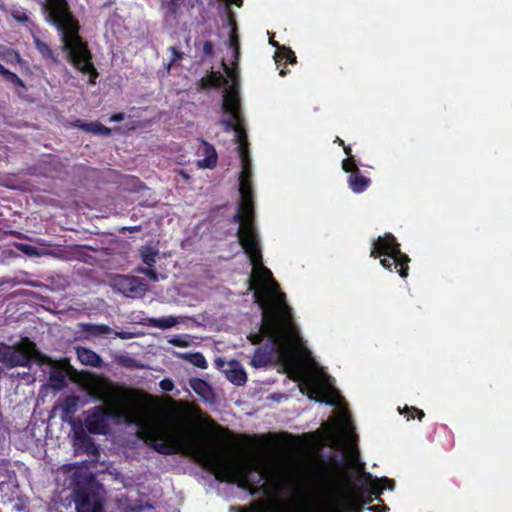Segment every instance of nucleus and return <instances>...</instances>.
I'll list each match as a JSON object with an SVG mask.
<instances>
[{
  "label": "nucleus",
  "instance_id": "33",
  "mask_svg": "<svg viewBox=\"0 0 512 512\" xmlns=\"http://www.w3.org/2000/svg\"><path fill=\"white\" fill-rule=\"evenodd\" d=\"M2 76L5 79V81L11 83L14 87H16V88L20 87V88L26 90L25 83L23 82V80L21 78L18 77V75L16 73L11 72L8 69H5Z\"/></svg>",
  "mask_w": 512,
  "mask_h": 512
},
{
  "label": "nucleus",
  "instance_id": "26",
  "mask_svg": "<svg viewBox=\"0 0 512 512\" xmlns=\"http://www.w3.org/2000/svg\"><path fill=\"white\" fill-rule=\"evenodd\" d=\"M82 331L94 337L107 336L112 333V328L105 324L86 323L82 325Z\"/></svg>",
  "mask_w": 512,
  "mask_h": 512
},
{
  "label": "nucleus",
  "instance_id": "13",
  "mask_svg": "<svg viewBox=\"0 0 512 512\" xmlns=\"http://www.w3.org/2000/svg\"><path fill=\"white\" fill-rule=\"evenodd\" d=\"M75 445L82 453L94 457L100 455L99 447L93 440V438L83 428L74 430Z\"/></svg>",
  "mask_w": 512,
  "mask_h": 512
},
{
  "label": "nucleus",
  "instance_id": "14",
  "mask_svg": "<svg viewBox=\"0 0 512 512\" xmlns=\"http://www.w3.org/2000/svg\"><path fill=\"white\" fill-rule=\"evenodd\" d=\"M275 353L274 343H267L255 349L250 360V365L254 368H263L272 363Z\"/></svg>",
  "mask_w": 512,
  "mask_h": 512
},
{
  "label": "nucleus",
  "instance_id": "42",
  "mask_svg": "<svg viewBox=\"0 0 512 512\" xmlns=\"http://www.w3.org/2000/svg\"><path fill=\"white\" fill-rule=\"evenodd\" d=\"M20 250L30 256H38L39 255L38 249L36 247L28 245V244H21Z\"/></svg>",
  "mask_w": 512,
  "mask_h": 512
},
{
  "label": "nucleus",
  "instance_id": "2",
  "mask_svg": "<svg viewBox=\"0 0 512 512\" xmlns=\"http://www.w3.org/2000/svg\"><path fill=\"white\" fill-rule=\"evenodd\" d=\"M237 237L245 254L249 257L251 265L255 268L249 278L248 289L253 292L254 302L261 310L275 309L282 300L286 303V296L280 291L278 283L273 279L272 272L262 263L259 237L254 223H244L239 226Z\"/></svg>",
  "mask_w": 512,
  "mask_h": 512
},
{
  "label": "nucleus",
  "instance_id": "15",
  "mask_svg": "<svg viewBox=\"0 0 512 512\" xmlns=\"http://www.w3.org/2000/svg\"><path fill=\"white\" fill-rule=\"evenodd\" d=\"M242 118L237 119V124L233 128H227L224 126L225 131H234L235 132V141L238 144L237 151L238 156L249 155V142L246 129L242 124Z\"/></svg>",
  "mask_w": 512,
  "mask_h": 512
},
{
  "label": "nucleus",
  "instance_id": "55",
  "mask_svg": "<svg viewBox=\"0 0 512 512\" xmlns=\"http://www.w3.org/2000/svg\"><path fill=\"white\" fill-rule=\"evenodd\" d=\"M117 335L120 337V338H126L123 333H117Z\"/></svg>",
  "mask_w": 512,
  "mask_h": 512
},
{
  "label": "nucleus",
  "instance_id": "20",
  "mask_svg": "<svg viewBox=\"0 0 512 512\" xmlns=\"http://www.w3.org/2000/svg\"><path fill=\"white\" fill-rule=\"evenodd\" d=\"M347 182L349 188L357 194L364 192L371 185V179L362 175L361 171H356V173L350 174Z\"/></svg>",
  "mask_w": 512,
  "mask_h": 512
},
{
  "label": "nucleus",
  "instance_id": "47",
  "mask_svg": "<svg viewBox=\"0 0 512 512\" xmlns=\"http://www.w3.org/2000/svg\"><path fill=\"white\" fill-rule=\"evenodd\" d=\"M125 118V114L123 112L112 114L109 118L110 122H121Z\"/></svg>",
  "mask_w": 512,
  "mask_h": 512
},
{
  "label": "nucleus",
  "instance_id": "9",
  "mask_svg": "<svg viewBox=\"0 0 512 512\" xmlns=\"http://www.w3.org/2000/svg\"><path fill=\"white\" fill-rule=\"evenodd\" d=\"M12 368L28 367L32 360L39 364H46L49 358L42 354L34 342L26 339L17 348H11Z\"/></svg>",
  "mask_w": 512,
  "mask_h": 512
},
{
  "label": "nucleus",
  "instance_id": "18",
  "mask_svg": "<svg viewBox=\"0 0 512 512\" xmlns=\"http://www.w3.org/2000/svg\"><path fill=\"white\" fill-rule=\"evenodd\" d=\"M74 127L79 128L85 132L93 133L96 135H105L109 136L111 134V129L109 127L104 126L102 123L98 121L94 122H84L81 119H77L72 124Z\"/></svg>",
  "mask_w": 512,
  "mask_h": 512
},
{
  "label": "nucleus",
  "instance_id": "19",
  "mask_svg": "<svg viewBox=\"0 0 512 512\" xmlns=\"http://www.w3.org/2000/svg\"><path fill=\"white\" fill-rule=\"evenodd\" d=\"M295 370L297 373L303 378L302 383L300 384V389L302 392L307 390V396L309 399H313L316 401H323L322 398H320L319 393L315 387L314 380L311 376L307 375L300 367L295 366Z\"/></svg>",
  "mask_w": 512,
  "mask_h": 512
},
{
  "label": "nucleus",
  "instance_id": "44",
  "mask_svg": "<svg viewBox=\"0 0 512 512\" xmlns=\"http://www.w3.org/2000/svg\"><path fill=\"white\" fill-rule=\"evenodd\" d=\"M170 51L172 52V59L170 61L169 66H171L173 63H175L178 60H181L183 58V53L180 52L176 47L171 46Z\"/></svg>",
  "mask_w": 512,
  "mask_h": 512
},
{
  "label": "nucleus",
  "instance_id": "50",
  "mask_svg": "<svg viewBox=\"0 0 512 512\" xmlns=\"http://www.w3.org/2000/svg\"><path fill=\"white\" fill-rule=\"evenodd\" d=\"M348 512H362V507L358 503H350L347 507Z\"/></svg>",
  "mask_w": 512,
  "mask_h": 512
},
{
  "label": "nucleus",
  "instance_id": "48",
  "mask_svg": "<svg viewBox=\"0 0 512 512\" xmlns=\"http://www.w3.org/2000/svg\"><path fill=\"white\" fill-rule=\"evenodd\" d=\"M203 51L206 55L213 54V44L210 41H205L203 45Z\"/></svg>",
  "mask_w": 512,
  "mask_h": 512
},
{
  "label": "nucleus",
  "instance_id": "17",
  "mask_svg": "<svg viewBox=\"0 0 512 512\" xmlns=\"http://www.w3.org/2000/svg\"><path fill=\"white\" fill-rule=\"evenodd\" d=\"M11 17L28 32H33L36 28L33 14L22 7L11 10Z\"/></svg>",
  "mask_w": 512,
  "mask_h": 512
},
{
  "label": "nucleus",
  "instance_id": "16",
  "mask_svg": "<svg viewBox=\"0 0 512 512\" xmlns=\"http://www.w3.org/2000/svg\"><path fill=\"white\" fill-rule=\"evenodd\" d=\"M225 5L223 7V14L221 16L222 26L225 29H229V32H238L236 15L231 9L230 5L234 4L237 7H241L243 0H222Z\"/></svg>",
  "mask_w": 512,
  "mask_h": 512
},
{
  "label": "nucleus",
  "instance_id": "38",
  "mask_svg": "<svg viewBox=\"0 0 512 512\" xmlns=\"http://www.w3.org/2000/svg\"><path fill=\"white\" fill-rule=\"evenodd\" d=\"M229 36L230 45L233 48V56L235 60L238 61L240 55L239 34H229Z\"/></svg>",
  "mask_w": 512,
  "mask_h": 512
},
{
  "label": "nucleus",
  "instance_id": "35",
  "mask_svg": "<svg viewBox=\"0 0 512 512\" xmlns=\"http://www.w3.org/2000/svg\"><path fill=\"white\" fill-rule=\"evenodd\" d=\"M3 59L10 64L18 63L22 65V63H24L20 54L16 50L11 48H8L4 51Z\"/></svg>",
  "mask_w": 512,
  "mask_h": 512
},
{
  "label": "nucleus",
  "instance_id": "21",
  "mask_svg": "<svg viewBox=\"0 0 512 512\" xmlns=\"http://www.w3.org/2000/svg\"><path fill=\"white\" fill-rule=\"evenodd\" d=\"M228 83L227 79L219 72L211 71L199 81L200 89L220 88Z\"/></svg>",
  "mask_w": 512,
  "mask_h": 512
},
{
  "label": "nucleus",
  "instance_id": "43",
  "mask_svg": "<svg viewBox=\"0 0 512 512\" xmlns=\"http://www.w3.org/2000/svg\"><path fill=\"white\" fill-rule=\"evenodd\" d=\"M248 510H249L248 512H265L262 505L257 502L250 503ZM238 512H247V511L244 508L239 507Z\"/></svg>",
  "mask_w": 512,
  "mask_h": 512
},
{
  "label": "nucleus",
  "instance_id": "23",
  "mask_svg": "<svg viewBox=\"0 0 512 512\" xmlns=\"http://www.w3.org/2000/svg\"><path fill=\"white\" fill-rule=\"evenodd\" d=\"M189 386L198 396L205 400H209L211 397H213L212 387L207 381L201 378H191L189 380Z\"/></svg>",
  "mask_w": 512,
  "mask_h": 512
},
{
  "label": "nucleus",
  "instance_id": "10",
  "mask_svg": "<svg viewBox=\"0 0 512 512\" xmlns=\"http://www.w3.org/2000/svg\"><path fill=\"white\" fill-rule=\"evenodd\" d=\"M222 110L224 113L229 115L228 119L221 120L223 126H227V128H233L235 124H237V119L242 118L239 92L236 85L225 91L223 95Z\"/></svg>",
  "mask_w": 512,
  "mask_h": 512
},
{
  "label": "nucleus",
  "instance_id": "34",
  "mask_svg": "<svg viewBox=\"0 0 512 512\" xmlns=\"http://www.w3.org/2000/svg\"><path fill=\"white\" fill-rule=\"evenodd\" d=\"M402 414H404V416L410 420V419H414V418H418L419 420H422L425 416V413L423 410L421 409H418L414 406H406L402 411H401Z\"/></svg>",
  "mask_w": 512,
  "mask_h": 512
},
{
  "label": "nucleus",
  "instance_id": "46",
  "mask_svg": "<svg viewBox=\"0 0 512 512\" xmlns=\"http://www.w3.org/2000/svg\"><path fill=\"white\" fill-rule=\"evenodd\" d=\"M325 476L327 477L329 482L332 484H339L341 482L340 477L336 473H330V472L325 471Z\"/></svg>",
  "mask_w": 512,
  "mask_h": 512
},
{
  "label": "nucleus",
  "instance_id": "32",
  "mask_svg": "<svg viewBox=\"0 0 512 512\" xmlns=\"http://www.w3.org/2000/svg\"><path fill=\"white\" fill-rule=\"evenodd\" d=\"M157 256L158 250L150 246H145L141 249L142 261L147 265V267H154Z\"/></svg>",
  "mask_w": 512,
  "mask_h": 512
},
{
  "label": "nucleus",
  "instance_id": "53",
  "mask_svg": "<svg viewBox=\"0 0 512 512\" xmlns=\"http://www.w3.org/2000/svg\"><path fill=\"white\" fill-rule=\"evenodd\" d=\"M334 142L337 143L339 146H342V147L345 145V142L341 138H339V137H336Z\"/></svg>",
  "mask_w": 512,
  "mask_h": 512
},
{
  "label": "nucleus",
  "instance_id": "37",
  "mask_svg": "<svg viewBox=\"0 0 512 512\" xmlns=\"http://www.w3.org/2000/svg\"><path fill=\"white\" fill-rule=\"evenodd\" d=\"M342 169L350 174H354L356 173V171H360L354 157L344 159L342 161Z\"/></svg>",
  "mask_w": 512,
  "mask_h": 512
},
{
  "label": "nucleus",
  "instance_id": "54",
  "mask_svg": "<svg viewBox=\"0 0 512 512\" xmlns=\"http://www.w3.org/2000/svg\"><path fill=\"white\" fill-rule=\"evenodd\" d=\"M5 69H6V68H5L2 64H0V75H2V74H3V72L5 71Z\"/></svg>",
  "mask_w": 512,
  "mask_h": 512
},
{
  "label": "nucleus",
  "instance_id": "52",
  "mask_svg": "<svg viewBox=\"0 0 512 512\" xmlns=\"http://www.w3.org/2000/svg\"><path fill=\"white\" fill-rule=\"evenodd\" d=\"M332 463L336 468H342L344 466V461L342 460L333 459Z\"/></svg>",
  "mask_w": 512,
  "mask_h": 512
},
{
  "label": "nucleus",
  "instance_id": "25",
  "mask_svg": "<svg viewBox=\"0 0 512 512\" xmlns=\"http://www.w3.org/2000/svg\"><path fill=\"white\" fill-rule=\"evenodd\" d=\"M146 325L162 330L169 329L178 324V319L174 316H165L161 318H147Z\"/></svg>",
  "mask_w": 512,
  "mask_h": 512
},
{
  "label": "nucleus",
  "instance_id": "1",
  "mask_svg": "<svg viewBox=\"0 0 512 512\" xmlns=\"http://www.w3.org/2000/svg\"><path fill=\"white\" fill-rule=\"evenodd\" d=\"M88 389L91 397L104 404L87 411L84 426L89 434L107 435L110 420L124 422L137 426L138 437L161 455H173L186 449L196 460L215 471L219 479L236 483L241 488L255 486L263 480L260 463L256 459L227 457L210 447L171 436L163 424L154 421L157 410L155 397L121 387L109 378L100 376L90 381Z\"/></svg>",
  "mask_w": 512,
  "mask_h": 512
},
{
  "label": "nucleus",
  "instance_id": "12",
  "mask_svg": "<svg viewBox=\"0 0 512 512\" xmlns=\"http://www.w3.org/2000/svg\"><path fill=\"white\" fill-rule=\"evenodd\" d=\"M268 36L269 43L277 48L274 58L278 68L280 69L279 74L280 76H285L287 74L286 65L288 63H296V56L291 49L278 45V43L273 39L275 34H268Z\"/></svg>",
  "mask_w": 512,
  "mask_h": 512
},
{
  "label": "nucleus",
  "instance_id": "5",
  "mask_svg": "<svg viewBox=\"0 0 512 512\" xmlns=\"http://www.w3.org/2000/svg\"><path fill=\"white\" fill-rule=\"evenodd\" d=\"M101 485L92 474L73 475V499L77 512H103Z\"/></svg>",
  "mask_w": 512,
  "mask_h": 512
},
{
  "label": "nucleus",
  "instance_id": "7",
  "mask_svg": "<svg viewBox=\"0 0 512 512\" xmlns=\"http://www.w3.org/2000/svg\"><path fill=\"white\" fill-rule=\"evenodd\" d=\"M242 170L239 175V193L241 201L233 222L240 226L246 222L254 223V192L252 188V167L249 155L239 156Z\"/></svg>",
  "mask_w": 512,
  "mask_h": 512
},
{
  "label": "nucleus",
  "instance_id": "39",
  "mask_svg": "<svg viewBox=\"0 0 512 512\" xmlns=\"http://www.w3.org/2000/svg\"><path fill=\"white\" fill-rule=\"evenodd\" d=\"M0 362L4 363L9 368H12V357L10 347L0 350Z\"/></svg>",
  "mask_w": 512,
  "mask_h": 512
},
{
  "label": "nucleus",
  "instance_id": "3",
  "mask_svg": "<svg viewBox=\"0 0 512 512\" xmlns=\"http://www.w3.org/2000/svg\"><path fill=\"white\" fill-rule=\"evenodd\" d=\"M381 259V265L389 270H395L402 278H406L409 272L410 258L403 253L400 249V244L397 242L395 236L391 233H386L379 236L372 244L370 257Z\"/></svg>",
  "mask_w": 512,
  "mask_h": 512
},
{
  "label": "nucleus",
  "instance_id": "24",
  "mask_svg": "<svg viewBox=\"0 0 512 512\" xmlns=\"http://www.w3.org/2000/svg\"><path fill=\"white\" fill-rule=\"evenodd\" d=\"M227 378L237 386H243L247 382V374L238 362H233L227 371Z\"/></svg>",
  "mask_w": 512,
  "mask_h": 512
},
{
  "label": "nucleus",
  "instance_id": "49",
  "mask_svg": "<svg viewBox=\"0 0 512 512\" xmlns=\"http://www.w3.org/2000/svg\"><path fill=\"white\" fill-rule=\"evenodd\" d=\"M368 510L371 512H386V510H388V508L386 505H381V506L372 505V506L368 507Z\"/></svg>",
  "mask_w": 512,
  "mask_h": 512
},
{
  "label": "nucleus",
  "instance_id": "22",
  "mask_svg": "<svg viewBox=\"0 0 512 512\" xmlns=\"http://www.w3.org/2000/svg\"><path fill=\"white\" fill-rule=\"evenodd\" d=\"M77 358L83 365L87 366L98 368L102 364L100 355L93 350L84 347L77 348Z\"/></svg>",
  "mask_w": 512,
  "mask_h": 512
},
{
  "label": "nucleus",
  "instance_id": "30",
  "mask_svg": "<svg viewBox=\"0 0 512 512\" xmlns=\"http://www.w3.org/2000/svg\"><path fill=\"white\" fill-rule=\"evenodd\" d=\"M34 42L37 50L43 58L50 60L52 63L55 64L59 62L57 56H55L54 52L47 43L40 41L37 37H34Z\"/></svg>",
  "mask_w": 512,
  "mask_h": 512
},
{
  "label": "nucleus",
  "instance_id": "27",
  "mask_svg": "<svg viewBox=\"0 0 512 512\" xmlns=\"http://www.w3.org/2000/svg\"><path fill=\"white\" fill-rule=\"evenodd\" d=\"M185 5V0H162V8L167 19H176L180 8Z\"/></svg>",
  "mask_w": 512,
  "mask_h": 512
},
{
  "label": "nucleus",
  "instance_id": "6",
  "mask_svg": "<svg viewBox=\"0 0 512 512\" xmlns=\"http://www.w3.org/2000/svg\"><path fill=\"white\" fill-rule=\"evenodd\" d=\"M62 49L67 52L68 61L83 74L89 75V84L94 85L99 76L92 63V55L81 34H61Z\"/></svg>",
  "mask_w": 512,
  "mask_h": 512
},
{
  "label": "nucleus",
  "instance_id": "31",
  "mask_svg": "<svg viewBox=\"0 0 512 512\" xmlns=\"http://www.w3.org/2000/svg\"><path fill=\"white\" fill-rule=\"evenodd\" d=\"M182 358L200 369H206L208 367L206 358L201 352L184 353Z\"/></svg>",
  "mask_w": 512,
  "mask_h": 512
},
{
  "label": "nucleus",
  "instance_id": "56",
  "mask_svg": "<svg viewBox=\"0 0 512 512\" xmlns=\"http://www.w3.org/2000/svg\"><path fill=\"white\" fill-rule=\"evenodd\" d=\"M222 432H223L224 434H228V433H229V430H228V429H222Z\"/></svg>",
  "mask_w": 512,
  "mask_h": 512
},
{
  "label": "nucleus",
  "instance_id": "45",
  "mask_svg": "<svg viewBox=\"0 0 512 512\" xmlns=\"http://www.w3.org/2000/svg\"><path fill=\"white\" fill-rule=\"evenodd\" d=\"M160 388L165 392H171L174 388V384L170 379H163L160 381Z\"/></svg>",
  "mask_w": 512,
  "mask_h": 512
},
{
  "label": "nucleus",
  "instance_id": "11",
  "mask_svg": "<svg viewBox=\"0 0 512 512\" xmlns=\"http://www.w3.org/2000/svg\"><path fill=\"white\" fill-rule=\"evenodd\" d=\"M394 481L387 477L373 480L372 475L367 473L364 475V483L362 485L363 492L367 494L366 503H371L374 498H378L386 488L393 489Z\"/></svg>",
  "mask_w": 512,
  "mask_h": 512
},
{
  "label": "nucleus",
  "instance_id": "8",
  "mask_svg": "<svg viewBox=\"0 0 512 512\" xmlns=\"http://www.w3.org/2000/svg\"><path fill=\"white\" fill-rule=\"evenodd\" d=\"M46 10L58 32H79V22L71 13L66 0H47Z\"/></svg>",
  "mask_w": 512,
  "mask_h": 512
},
{
  "label": "nucleus",
  "instance_id": "36",
  "mask_svg": "<svg viewBox=\"0 0 512 512\" xmlns=\"http://www.w3.org/2000/svg\"><path fill=\"white\" fill-rule=\"evenodd\" d=\"M78 398L76 396H67L63 401V411L66 414H72L76 411Z\"/></svg>",
  "mask_w": 512,
  "mask_h": 512
},
{
  "label": "nucleus",
  "instance_id": "29",
  "mask_svg": "<svg viewBox=\"0 0 512 512\" xmlns=\"http://www.w3.org/2000/svg\"><path fill=\"white\" fill-rule=\"evenodd\" d=\"M119 285L121 286V290L126 295L134 294L139 291V280L134 276H125L121 277L119 281Z\"/></svg>",
  "mask_w": 512,
  "mask_h": 512
},
{
  "label": "nucleus",
  "instance_id": "4",
  "mask_svg": "<svg viewBox=\"0 0 512 512\" xmlns=\"http://www.w3.org/2000/svg\"><path fill=\"white\" fill-rule=\"evenodd\" d=\"M292 316V308L288 304H283L280 299L275 309L262 310L261 328L258 332L249 334L248 340L253 345H259L265 337H269L271 343H275L281 331L290 325Z\"/></svg>",
  "mask_w": 512,
  "mask_h": 512
},
{
  "label": "nucleus",
  "instance_id": "28",
  "mask_svg": "<svg viewBox=\"0 0 512 512\" xmlns=\"http://www.w3.org/2000/svg\"><path fill=\"white\" fill-rule=\"evenodd\" d=\"M203 144L205 158L202 160V166L205 168L213 169L216 166L218 160L216 150L206 141H203Z\"/></svg>",
  "mask_w": 512,
  "mask_h": 512
},
{
  "label": "nucleus",
  "instance_id": "41",
  "mask_svg": "<svg viewBox=\"0 0 512 512\" xmlns=\"http://www.w3.org/2000/svg\"><path fill=\"white\" fill-rule=\"evenodd\" d=\"M141 273L145 274L149 280L153 282H157L159 280V275L154 267H147L140 270Z\"/></svg>",
  "mask_w": 512,
  "mask_h": 512
},
{
  "label": "nucleus",
  "instance_id": "40",
  "mask_svg": "<svg viewBox=\"0 0 512 512\" xmlns=\"http://www.w3.org/2000/svg\"><path fill=\"white\" fill-rule=\"evenodd\" d=\"M50 381L53 382L59 388L63 387L66 384L65 377L60 372H52L50 375Z\"/></svg>",
  "mask_w": 512,
  "mask_h": 512
},
{
  "label": "nucleus",
  "instance_id": "51",
  "mask_svg": "<svg viewBox=\"0 0 512 512\" xmlns=\"http://www.w3.org/2000/svg\"><path fill=\"white\" fill-rule=\"evenodd\" d=\"M343 150H344L345 154L347 155V158L353 157L352 150H351L350 146L344 145Z\"/></svg>",
  "mask_w": 512,
  "mask_h": 512
}]
</instances>
